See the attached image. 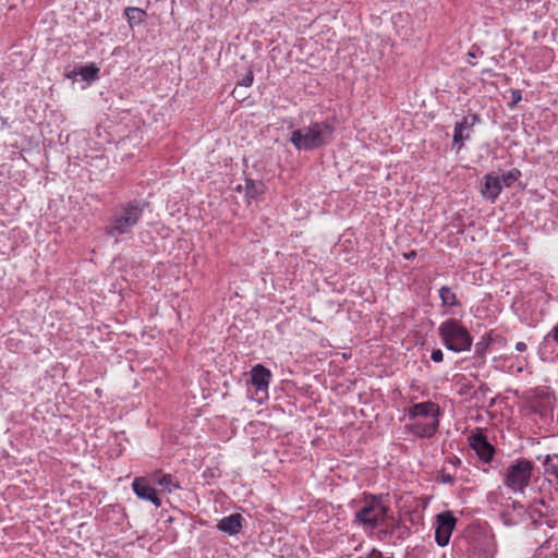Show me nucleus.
<instances>
[{
  "mask_svg": "<svg viewBox=\"0 0 558 558\" xmlns=\"http://www.w3.org/2000/svg\"><path fill=\"white\" fill-rule=\"evenodd\" d=\"M147 204L143 201L133 199L118 205L106 226L105 232L108 236L119 239L131 235L133 229L143 217Z\"/></svg>",
  "mask_w": 558,
  "mask_h": 558,
  "instance_id": "f257e3e1",
  "label": "nucleus"
},
{
  "mask_svg": "<svg viewBox=\"0 0 558 558\" xmlns=\"http://www.w3.org/2000/svg\"><path fill=\"white\" fill-rule=\"evenodd\" d=\"M335 125L327 121L312 122L294 130L290 142L298 150H314L328 145L333 140Z\"/></svg>",
  "mask_w": 558,
  "mask_h": 558,
  "instance_id": "f03ea898",
  "label": "nucleus"
},
{
  "mask_svg": "<svg viewBox=\"0 0 558 558\" xmlns=\"http://www.w3.org/2000/svg\"><path fill=\"white\" fill-rule=\"evenodd\" d=\"M388 507L379 497L369 496L365 498L363 505L355 511L353 522L361 525L364 530H375L381 525L387 517Z\"/></svg>",
  "mask_w": 558,
  "mask_h": 558,
  "instance_id": "7ed1b4c3",
  "label": "nucleus"
},
{
  "mask_svg": "<svg viewBox=\"0 0 558 558\" xmlns=\"http://www.w3.org/2000/svg\"><path fill=\"white\" fill-rule=\"evenodd\" d=\"M534 464L525 458L512 461L502 473L505 486L513 493H523L530 485Z\"/></svg>",
  "mask_w": 558,
  "mask_h": 558,
  "instance_id": "20e7f679",
  "label": "nucleus"
},
{
  "mask_svg": "<svg viewBox=\"0 0 558 558\" xmlns=\"http://www.w3.org/2000/svg\"><path fill=\"white\" fill-rule=\"evenodd\" d=\"M439 333L447 349H471L472 338L458 320L449 319L442 323Z\"/></svg>",
  "mask_w": 558,
  "mask_h": 558,
  "instance_id": "39448f33",
  "label": "nucleus"
},
{
  "mask_svg": "<svg viewBox=\"0 0 558 558\" xmlns=\"http://www.w3.org/2000/svg\"><path fill=\"white\" fill-rule=\"evenodd\" d=\"M250 374L251 385L255 389L253 398L262 403L268 399V387L272 377L271 372L262 364H256L252 367Z\"/></svg>",
  "mask_w": 558,
  "mask_h": 558,
  "instance_id": "423d86ee",
  "label": "nucleus"
},
{
  "mask_svg": "<svg viewBox=\"0 0 558 558\" xmlns=\"http://www.w3.org/2000/svg\"><path fill=\"white\" fill-rule=\"evenodd\" d=\"M457 521L451 511H444L436 515L435 539L437 545L440 547L448 545Z\"/></svg>",
  "mask_w": 558,
  "mask_h": 558,
  "instance_id": "0eeeda50",
  "label": "nucleus"
},
{
  "mask_svg": "<svg viewBox=\"0 0 558 558\" xmlns=\"http://www.w3.org/2000/svg\"><path fill=\"white\" fill-rule=\"evenodd\" d=\"M470 447L475 451L478 459L484 463H489L495 454L494 446L488 441L487 436L482 429H476L468 438Z\"/></svg>",
  "mask_w": 558,
  "mask_h": 558,
  "instance_id": "6e6552de",
  "label": "nucleus"
},
{
  "mask_svg": "<svg viewBox=\"0 0 558 558\" xmlns=\"http://www.w3.org/2000/svg\"><path fill=\"white\" fill-rule=\"evenodd\" d=\"M132 488L138 498L150 501L155 507L161 505L157 490L150 485L146 477H135L132 483Z\"/></svg>",
  "mask_w": 558,
  "mask_h": 558,
  "instance_id": "1a4fd4ad",
  "label": "nucleus"
},
{
  "mask_svg": "<svg viewBox=\"0 0 558 558\" xmlns=\"http://www.w3.org/2000/svg\"><path fill=\"white\" fill-rule=\"evenodd\" d=\"M480 122V117L476 113L468 114L458 122L454 126L453 143L462 146L464 140L470 138L473 126Z\"/></svg>",
  "mask_w": 558,
  "mask_h": 558,
  "instance_id": "9d476101",
  "label": "nucleus"
},
{
  "mask_svg": "<svg viewBox=\"0 0 558 558\" xmlns=\"http://www.w3.org/2000/svg\"><path fill=\"white\" fill-rule=\"evenodd\" d=\"M439 414L440 411L438 404L432 401L415 403L409 410V417L411 420L425 417L430 421L434 417L439 418Z\"/></svg>",
  "mask_w": 558,
  "mask_h": 558,
  "instance_id": "9b49d317",
  "label": "nucleus"
},
{
  "mask_svg": "<svg viewBox=\"0 0 558 558\" xmlns=\"http://www.w3.org/2000/svg\"><path fill=\"white\" fill-rule=\"evenodd\" d=\"M438 425L439 418L434 417L426 423L416 420L415 422L408 424L407 427L415 436L430 438L436 434Z\"/></svg>",
  "mask_w": 558,
  "mask_h": 558,
  "instance_id": "f8f14e48",
  "label": "nucleus"
},
{
  "mask_svg": "<svg viewBox=\"0 0 558 558\" xmlns=\"http://www.w3.org/2000/svg\"><path fill=\"white\" fill-rule=\"evenodd\" d=\"M501 190L500 177L493 174H486L484 177L481 193L486 199L494 202L499 196Z\"/></svg>",
  "mask_w": 558,
  "mask_h": 558,
  "instance_id": "ddd939ff",
  "label": "nucleus"
},
{
  "mask_svg": "<svg viewBox=\"0 0 558 558\" xmlns=\"http://www.w3.org/2000/svg\"><path fill=\"white\" fill-rule=\"evenodd\" d=\"M244 518L240 513L223 517L217 523V529L228 535H236L243 527Z\"/></svg>",
  "mask_w": 558,
  "mask_h": 558,
  "instance_id": "4468645a",
  "label": "nucleus"
},
{
  "mask_svg": "<svg viewBox=\"0 0 558 558\" xmlns=\"http://www.w3.org/2000/svg\"><path fill=\"white\" fill-rule=\"evenodd\" d=\"M151 480L168 493H172L180 488L179 482L174 481L171 474L163 473L161 470L155 471L151 474Z\"/></svg>",
  "mask_w": 558,
  "mask_h": 558,
  "instance_id": "2eb2a0df",
  "label": "nucleus"
},
{
  "mask_svg": "<svg viewBox=\"0 0 558 558\" xmlns=\"http://www.w3.org/2000/svg\"><path fill=\"white\" fill-rule=\"evenodd\" d=\"M264 190L265 184L262 181L246 180L245 194L247 197L256 198L264 193Z\"/></svg>",
  "mask_w": 558,
  "mask_h": 558,
  "instance_id": "dca6fc26",
  "label": "nucleus"
},
{
  "mask_svg": "<svg viewBox=\"0 0 558 558\" xmlns=\"http://www.w3.org/2000/svg\"><path fill=\"white\" fill-rule=\"evenodd\" d=\"M439 296L441 300L442 306H458L460 303L457 300L456 293L451 291L449 287H441L439 290Z\"/></svg>",
  "mask_w": 558,
  "mask_h": 558,
  "instance_id": "f3484780",
  "label": "nucleus"
},
{
  "mask_svg": "<svg viewBox=\"0 0 558 558\" xmlns=\"http://www.w3.org/2000/svg\"><path fill=\"white\" fill-rule=\"evenodd\" d=\"M98 72L99 69L95 64H90L80 68L76 74L81 75L85 81H94L97 78Z\"/></svg>",
  "mask_w": 558,
  "mask_h": 558,
  "instance_id": "a211bd4d",
  "label": "nucleus"
},
{
  "mask_svg": "<svg viewBox=\"0 0 558 558\" xmlns=\"http://www.w3.org/2000/svg\"><path fill=\"white\" fill-rule=\"evenodd\" d=\"M125 15L130 23H141L145 15V11L140 8L129 7L125 9Z\"/></svg>",
  "mask_w": 558,
  "mask_h": 558,
  "instance_id": "6ab92c4d",
  "label": "nucleus"
},
{
  "mask_svg": "<svg viewBox=\"0 0 558 558\" xmlns=\"http://www.w3.org/2000/svg\"><path fill=\"white\" fill-rule=\"evenodd\" d=\"M520 175H521V172L518 169H512V170L504 173L500 177L501 185L504 184L507 187L511 186L520 178Z\"/></svg>",
  "mask_w": 558,
  "mask_h": 558,
  "instance_id": "aec40b11",
  "label": "nucleus"
},
{
  "mask_svg": "<svg viewBox=\"0 0 558 558\" xmlns=\"http://www.w3.org/2000/svg\"><path fill=\"white\" fill-rule=\"evenodd\" d=\"M555 458H557V456H555V457L546 456L545 461H544V468H545V473L555 476V478L557 480V483H558V466L554 463Z\"/></svg>",
  "mask_w": 558,
  "mask_h": 558,
  "instance_id": "412c9836",
  "label": "nucleus"
},
{
  "mask_svg": "<svg viewBox=\"0 0 558 558\" xmlns=\"http://www.w3.org/2000/svg\"><path fill=\"white\" fill-rule=\"evenodd\" d=\"M439 481L444 484H450V485H453L454 484V476L448 474V473H445L444 471L440 472L439 474Z\"/></svg>",
  "mask_w": 558,
  "mask_h": 558,
  "instance_id": "4be33fe9",
  "label": "nucleus"
},
{
  "mask_svg": "<svg viewBox=\"0 0 558 558\" xmlns=\"http://www.w3.org/2000/svg\"><path fill=\"white\" fill-rule=\"evenodd\" d=\"M254 75L252 71H248L247 74L241 80L239 83L241 86L248 87L253 84Z\"/></svg>",
  "mask_w": 558,
  "mask_h": 558,
  "instance_id": "5701e85b",
  "label": "nucleus"
},
{
  "mask_svg": "<svg viewBox=\"0 0 558 558\" xmlns=\"http://www.w3.org/2000/svg\"><path fill=\"white\" fill-rule=\"evenodd\" d=\"M522 99L521 92L519 89H511V107L515 106Z\"/></svg>",
  "mask_w": 558,
  "mask_h": 558,
  "instance_id": "b1692460",
  "label": "nucleus"
},
{
  "mask_svg": "<svg viewBox=\"0 0 558 558\" xmlns=\"http://www.w3.org/2000/svg\"><path fill=\"white\" fill-rule=\"evenodd\" d=\"M430 359L436 363L441 362L444 359L442 351H432Z\"/></svg>",
  "mask_w": 558,
  "mask_h": 558,
  "instance_id": "393cba45",
  "label": "nucleus"
},
{
  "mask_svg": "<svg viewBox=\"0 0 558 558\" xmlns=\"http://www.w3.org/2000/svg\"><path fill=\"white\" fill-rule=\"evenodd\" d=\"M549 336H551L553 339L558 343V324L553 328Z\"/></svg>",
  "mask_w": 558,
  "mask_h": 558,
  "instance_id": "a878e982",
  "label": "nucleus"
},
{
  "mask_svg": "<svg viewBox=\"0 0 558 558\" xmlns=\"http://www.w3.org/2000/svg\"><path fill=\"white\" fill-rule=\"evenodd\" d=\"M448 462L451 463L453 466H459L461 464V460L457 457L448 459Z\"/></svg>",
  "mask_w": 558,
  "mask_h": 558,
  "instance_id": "bb28decb",
  "label": "nucleus"
},
{
  "mask_svg": "<svg viewBox=\"0 0 558 558\" xmlns=\"http://www.w3.org/2000/svg\"><path fill=\"white\" fill-rule=\"evenodd\" d=\"M351 356H352L351 351H343V352L341 353V357H342L343 360H349V359H351Z\"/></svg>",
  "mask_w": 558,
  "mask_h": 558,
  "instance_id": "cd10ccee",
  "label": "nucleus"
},
{
  "mask_svg": "<svg viewBox=\"0 0 558 558\" xmlns=\"http://www.w3.org/2000/svg\"><path fill=\"white\" fill-rule=\"evenodd\" d=\"M372 558H383V554H381L380 551H376V550H375V551L372 554Z\"/></svg>",
  "mask_w": 558,
  "mask_h": 558,
  "instance_id": "c85d7f7f",
  "label": "nucleus"
},
{
  "mask_svg": "<svg viewBox=\"0 0 558 558\" xmlns=\"http://www.w3.org/2000/svg\"><path fill=\"white\" fill-rule=\"evenodd\" d=\"M515 349H526V345H525V343H523V342H518V343L515 344Z\"/></svg>",
  "mask_w": 558,
  "mask_h": 558,
  "instance_id": "c756f323",
  "label": "nucleus"
},
{
  "mask_svg": "<svg viewBox=\"0 0 558 558\" xmlns=\"http://www.w3.org/2000/svg\"><path fill=\"white\" fill-rule=\"evenodd\" d=\"M497 343H498V342H497V341H495V340L490 337L489 344H490V345H495V344H497Z\"/></svg>",
  "mask_w": 558,
  "mask_h": 558,
  "instance_id": "7c9ffc66",
  "label": "nucleus"
},
{
  "mask_svg": "<svg viewBox=\"0 0 558 558\" xmlns=\"http://www.w3.org/2000/svg\"><path fill=\"white\" fill-rule=\"evenodd\" d=\"M493 557V554H489V556H486V558H492Z\"/></svg>",
  "mask_w": 558,
  "mask_h": 558,
  "instance_id": "2f4dec72",
  "label": "nucleus"
},
{
  "mask_svg": "<svg viewBox=\"0 0 558 558\" xmlns=\"http://www.w3.org/2000/svg\"><path fill=\"white\" fill-rule=\"evenodd\" d=\"M493 557V554H489V556H486V558H492Z\"/></svg>",
  "mask_w": 558,
  "mask_h": 558,
  "instance_id": "473e14b6",
  "label": "nucleus"
}]
</instances>
